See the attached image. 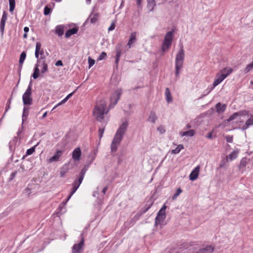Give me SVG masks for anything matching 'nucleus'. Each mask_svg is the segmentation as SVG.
Instances as JSON below:
<instances>
[{
	"label": "nucleus",
	"mask_w": 253,
	"mask_h": 253,
	"mask_svg": "<svg viewBox=\"0 0 253 253\" xmlns=\"http://www.w3.org/2000/svg\"><path fill=\"white\" fill-rule=\"evenodd\" d=\"M249 160L247 157H244L241 160L239 166V169L240 170L243 169L246 167Z\"/></svg>",
	"instance_id": "nucleus-28"
},
{
	"label": "nucleus",
	"mask_w": 253,
	"mask_h": 253,
	"mask_svg": "<svg viewBox=\"0 0 253 253\" xmlns=\"http://www.w3.org/2000/svg\"><path fill=\"white\" fill-rule=\"evenodd\" d=\"M122 94V90L121 88L116 89L110 98L111 103L113 104V106H115L119 100L120 99Z\"/></svg>",
	"instance_id": "nucleus-8"
},
{
	"label": "nucleus",
	"mask_w": 253,
	"mask_h": 253,
	"mask_svg": "<svg viewBox=\"0 0 253 253\" xmlns=\"http://www.w3.org/2000/svg\"><path fill=\"white\" fill-rule=\"evenodd\" d=\"M82 151L80 147L75 148L72 154V158L75 161H79L81 160Z\"/></svg>",
	"instance_id": "nucleus-11"
},
{
	"label": "nucleus",
	"mask_w": 253,
	"mask_h": 253,
	"mask_svg": "<svg viewBox=\"0 0 253 253\" xmlns=\"http://www.w3.org/2000/svg\"><path fill=\"white\" fill-rule=\"evenodd\" d=\"M106 105L104 103L100 104L99 106H95L93 113L95 116L97 121L103 123L104 121V114L108 111L105 112Z\"/></svg>",
	"instance_id": "nucleus-4"
},
{
	"label": "nucleus",
	"mask_w": 253,
	"mask_h": 253,
	"mask_svg": "<svg viewBox=\"0 0 253 253\" xmlns=\"http://www.w3.org/2000/svg\"><path fill=\"white\" fill-rule=\"evenodd\" d=\"M76 90H77V89L76 90H75L73 92L68 94L66 96V97H65V98L68 100L70 98H71L73 95L74 93L76 92Z\"/></svg>",
	"instance_id": "nucleus-63"
},
{
	"label": "nucleus",
	"mask_w": 253,
	"mask_h": 253,
	"mask_svg": "<svg viewBox=\"0 0 253 253\" xmlns=\"http://www.w3.org/2000/svg\"><path fill=\"white\" fill-rule=\"evenodd\" d=\"M158 119V117L155 113V112L153 111H151L150 113L149 116L147 121L148 122H151L153 124H155L156 120Z\"/></svg>",
	"instance_id": "nucleus-25"
},
{
	"label": "nucleus",
	"mask_w": 253,
	"mask_h": 253,
	"mask_svg": "<svg viewBox=\"0 0 253 253\" xmlns=\"http://www.w3.org/2000/svg\"><path fill=\"white\" fill-rule=\"evenodd\" d=\"M157 199V197L152 194L149 199L146 202V204L144 207H142L140 211L144 214L146 213L152 206L155 200Z\"/></svg>",
	"instance_id": "nucleus-9"
},
{
	"label": "nucleus",
	"mask_w": 253,
	"mask_h": 253,
	"mask_svg": "<svg viewBox=\"0 0 253 253\" xmlns=\"http://www.w3.org/2000/svg\"><path fill=\"white\" fill-rule=\"evenodd\" d=\"M79 31V28L77 26L74 27L72 28L67 30L65 34L66 38H70L72 35L76 34Z\"/></svg>",
	"instance_id": "nucleus-16"
},
{
	"label": "nucleus",
	"mask_w": 253,
	"mask_h": 253,
	"mask_svg": "<svg viewBox=\"0 0 253 253\" xmlns=\"http://www.w3.org/2000/svg\"><path fill=\"white\" fill-rule=\"evenodd\" d=\"M22 66H23V64H20V63H19V65H18V75H19V80H18V84H19V82H20V76H21V70H22Z\"/></svg>",
	"instance_id": "nucleus-55"
},
{
	"label": "nucleus",
	"mask_w": 253,
	"mask_h": 253,
	"mask_svg": "<svg viewBox=\"0 0 253 253\" xmlns=\"http://www.w3.org/2000/svg\"><path fill=\"white\" fill-rule=\"evenodd\" d=\"M116 156L118 158V165L121 164L124 160L126 156V153L124 149L120 150L119 151L113 156Z\"/></svg>",
	"instance_id": "nucleus-12"
},
{
	"label": "nucleus",
	"mask_w": 253,
	"mask_h": 253,
	"mask_svg": "<svg viewBox=\"0 0 253 253\" xmlns=\"http://www.w3.org/2000/svg\"><path fill=\"white\" fill-rule=\"evenodd\" d=\"M84 233L82 232L80 235L81 241L78 244H75L72 247L73 253H81L83 252L84 246Z\"/></svg>",
	"instance_id": "nucleus-6"
},
{
	"label": "nucleus",
	"mask_w": 253,
	"mask_h": 253,
	"mask_svg": "<svg viewBox=\"0 0 253 253\" xmlns=\"http://www.w3.org/2000/svg\"><path fill=\"white\" fill-rule=\"evenodd\" d=\"M238 116H249V111L244 110H241L238 112H237Z\"/></svg>",
	"instance_id": "nucleus-44"
},
{
	"label": "nucleus",
	"mask_w": 253,
	"mask_h": 253,
	"mask_svg": "<svg viewBox=\"0 0 253 253\" xmlns=\"http://www.w3.org/2000/svg\"><path fill=\"white\" fill-rule=\"evenodd\" d=\"M225 79V76L222 75V73L220 74L219 73H217L216 75V77L214 79V81L212 84V87L210 88L208 91L206 93V94H204L202 96L203 97H204L206 95L210 93V92L217 85H218L220 83H221L224 79Z\"/></svg>",
	"instance_id": "nucleus-7"
},
{
	"label": "nucleus",
	"mask_w": 253,
	"mask_h": 253,
	"mask_svg": "<svg viewBox=\"0 0 253 253\" xmlns=\"http://www.w3.org/2000/svg\"><path fill=\"white\" fill-rule=\"evenodd\" d=\"M228 157H227L226 159H222L219 164V167L220 168H224L225 165L228 163Z\"/></svg>",
	"instance_id": "nucleus-48"
},
{
	"label": "nucleus",
	"mask_w": 253,
	"mask_h": 253,
	"mask_svg": "<svg viewBox=\"0 0 253 253\" xmlns=\"http://www.w3.org/2000/svg\"><path fill=\"white\" fill-rule=\"evenodd\" d=\"M222 74L225 76L226 78L228 75H229L232 72L233 69L230 67H225L221 70Z\"/></svg>",
	"instance_id": "nucleus-31"
},
{
	"label": "nucleus",
	"mask_w": 253,
	"mask_h": 253,
	"mask_svg": "<svg viewBox=\"0 0 253 253\" xmlns=\"http://www.w3.org/2000/svg\"><path fill=\"white\" fill-rule=\"evenodd\" d=\"M144 213L140 210L132 218L136 221Z\"/></svg>",
	"instance_id": "nucleus-52"
},
{
	"label": "nucleus",
	"mask_w": 253,
	"mask_h": 253,
	"mask_svg": "<svg viewBox=\"0 0 253 253\" xmlns=\"http://www.w3.org/2000/svg\"><path fill=\"white\" fill-rule=\"evenodd\" d=\"M88 68H90L95 64V60L89 56L88 57Z\"/></svg>",
	"instance_id": "nucleus-51"
},
{
	"label": "nucleus",
	"mask_w": 253,
	"mask_h": 253,
	"mask_svg": "<svg viewBox=\"0 0 253 253\" xmlns=\"http://www.w3.org/2000/svg\"><path fill=\"white\" fill-rule=\"evenodd\" d=\"M115 65L114 66V68H115L117 70L118 69V66H119V62L120 61V58H115Z\"/></svg>",
	"instance_id": "nucleus-61"
},
{
	"label": "nucleus",
	"mask_w": 253,
	"mask_h": 253,
	"mask_svg": "<svg viewBox=\"0 0 253 253\" xmlns=\"http://www.w3.org/2000/svg\"><path fill=\"white\" fill-rule=\"evenodd\" d=\"M97 151H98L97 149H94L92 151H91V152L89 154L88 157L91 158V159H90V161L89 162V164H91L93 162V161L94 160V159L96 156Z\"/></svg>",
	"instance_id": "nucleus-33"
},
{
	"label": "nucleus",
	"mask_w": 253,
	"mask_h": 253,
	"mask_svg": "<svg viewBox=\"0 0 253 253\" xmlns=\"http://www.w3.org/2000/svg\"><path fill=\"white\" fill-rule=\"evenodd\" d=\"M142 0H136V4L138 8H142Z\"/></svg>",
	"instance_id": "nucleus-60"
},
{
	"label": "nucleus",
	"mask_w": 253,
	"mask_h": 253,
	"mask_svg": "<svg viewBox=\"0 0 253 253\" xmlns=\"http://www.w3.org/2000/svg\"><path fill=\"white\" fill-rule=\"evenodd\" d=\"M239 153V150L236 149L229 155L228 158H229L230 161H232L237 157Z\"/></svg>",
	"instance_id": "nucleus-30"
},
{
	"label": "nucleus",
	"mask_w": 253,
	"mask_h": 253,
	"mask_svg": "<svg viewBox=\"0 0 253 253\" xmlns=\"http://www.w3.org/2000/svg\"><path fill=\"white\" fill-rule=\"evenodd\" d=\"M184 149L183 145L179 144L177 145V147L175 149L171 150V153L174 154H177L180 152V151Z\"/></svg>",
	"instance_id": "nucleus-38"
},
{
	"label": "nucleus",
	"mask_w": 253,
	"mask_h": 253,
	"mask_svg": "<svg viewBox=\"0 0 253 253\" xmlns=\"http://www.w3.org/2000/svg\"><path fill=\"white\" fill-rule=\"evenodd\" d=\"M233 135H227L225 137L226 141L228 143H232L233 142Z\"/></svg>",
	"instance_id": "nucleus-57"
},
{
	"label": "nucleus",
	"mask_w": 253,
	"mask_h": 253,
	"mask_svg": "<svg viewBox=\"0 0 253 253\" xmlns=\"http://www.w3.org/2000/svg\"><path fill=\"white\" fill-rule=\"evenodd\" d=\"M128 126L127 121L124 122L118 128L111 144V153H115L122 141Z\"/></svg>",
	"instance_id": "nucleus-1"
},
{
	"label": "nucleus",
	"mask_w": 253,
	"mask_h": 253,
	"mask_svg": "<svg viewBox=\"0 0 253 253\" xmlns=\"http://www.w3.org/2000/svg\"><path fill=\"white\" fill-rule=\"evenodd\" d=\"M68 166L66 165H64L61 169L60 171V175L61 177L65 176V174L68 172Z\"/></svg>",
	"instance_id": "nucleus-37"
},
{
	"label": "nucleus",
	"mask_w": 253,
	"mask_h": 253,
	"mask_svg": "<svg viewBox=\"0 0 253 253\" xmlns=\"http://www.w3.org/2000/svg\"><path fill=\"white\" fill-rule=\"evenodd\" d=\"M41 46V43L40 42H37L36 44L35 55V57L37 59V63H40V59L39 58V55H40V49Z\"/></svg>",
	"instance_id": "nucleus-18"
},
{
	"label": "nucleus",
	"mask_w": 253,
	"mask_h": 253,
	"mask_svg": "<svg viewBox=\"0 0 253 253\" xmlns=\"http://www.w3.org/2000/svg\"><path fill=\"white\" fill-rule=\"evenodd\" d=\"M32 80L31 79L26 91L22 95V100L24 105H31L32 104Z\"/></svg>",
	"instance_id": "nucleus-5"
},
{
	"label": "nucleus",
	"mask_w": 253,
	"mask_h": 253,
	"mask_svg": "<svg viewBox=\"0 0 253 253\" xmlns=\"http://www.w3.org/2000/svg\"><path fill=\"white\" fill-rule=\"evenodd\" d=\"M182 190L181 188H178L176 190L175 193L172 196V200H174L176 199V198L182 193Z\"/></svg>",
	"instance_id": "nucleus-43"
},
{
	"label": "nucleus",
	"mask_w": 253,
	"mask_h": 253,
	"mask_svg": "<svg viewBox=\"0 0 253 253\" xmlns=\"http://www.w3.org/2000/svg\"><path fill=\"white\" fill-rule=\"evenodd\" d=\"M99 17V13L93 14L92 13H91L90 14V15L89 16L88 18L85 21V22H87V21L88 20V19L90 18V23H92V24H94L97 21H98Z\"/></svg>",
	"instance_id": "nucleus-21"
},
{
	"label": "nucleus",
	"mask_w": 253,
	"mask_h": 253,
	"mask_svg": "<svg viewBox=\"0 0 253 253\" xmlns=\"http://www.w3.org/2000/svg\"><path fill=\"white\" fill-rule=\"evenodd\" d=\"M122 43H118L115 47L116 55L115 58H120L122 54Z\"/></svg>",
	"instance_id": "nucleus-20"
},
{
	"label": "nucleus",
	"mask_w": 253,
	"mask_h": 253,
	"mask_svg": "<svg viewBox=\"0 0 253 253\" xmlns=\"http://www.w3.org/2000/svg\"><path fill=\"white\" fill-rule=\"evenodd\" d=\"M42 67L41 71V74H43L45 73L48 72V65L46 63L45 60H43L42 61Z\"/></svg>",
	"instance_id": "nucleus-36"
},
{
	"label": "nucleus",
	"mask_w": 253,
	"mask_h": 253,
	"mask_svg": "<svg viewBox=\"0 0 253 253\" xmlns=\"http://www.w3.org/2000/svg\"><path fill=\"white\" fill-rule=\"evenodd\" d=\"M164 219L161 218L160 217L156 216L155 219V226H157L159 224H161Z\"/></svg>",
	"instance_id": "nucleus-45"
},
{
	"label": "nucleus",
	"mask_w": 253,
	"mask_h": 253,
	"mask_svg": "<svg viewBox=\"0 0 253 253\" xmlns=\"http://www.w3.org/2000/svg\"><path fill=\"white\" fill-rule=\"evenodd\" d=\"M52 9L50 5H46L44 7L43 14L44 15H48L51 12Z\"/></svg>",
	"instance_id": "nucleus-41"
},
{
	"label": "nucleus",
	"mask_w": 253,
	"mask_h": 253,
	"mask_svg": "<svg viewBox=\"0 0 253 253\" xmlns=\"http://www.w3.org/2000/svg\"><path fill=\"white\" fill-rule=\"evenodd\" d=\"M40 66V63H36L34 68V72L31 75V77L34 79L36 80L38 79L40 75V71L39 68V67Z\"/></svg>",
	"instance_id": "nucleus-17"
},
{
	"label": "nucleus",
	"mask_w": 253,
	"mask_h": 253,
	"mask_svg": "<svg viewBox=\"0 0 253 253\" xmlns=\"http://www.w3.org/2000/svg\"><path fill=\"white\" fill-rule=\"evenodd\" d=\"M88 168V165H85L84 167V168L81 169L80 174H82L83 176H84V175L85 174L86 170H87Z\"/></svg>",
	"instance_id": "nucleus-53"
},
{
	"label": "nucleus",
	"mask_w": 253,
	"mask_h": 253,
	"mask_svg": "<svg viewBox=\"0 0 253 253\" xmlns=\"http://www.w3.org/2000/svg\"><path fill=\"white\" fill-rule=\"evenodd\" d=\"M157 216L160 217L161 218L165 219L166 216V211H163L161 210H159L157 213Z\"/></svg>",
	"instance_id": "nucleus-49"
},
{
	"label": "nucleus",
	"mask_w": 253,
	"mask_h": 253,
	"mask_svg": "<svg viewBox=\"0 0 253 253\" xmlns=\"http://www.w3.org/2000/svg\"><path fill=\"white\" fill-rule=\"evenodd\" d=\"M200 171V167L197 166L191 172L189 175V179L191 181H194L196 180L199 176Z\"/></svg>",
	"instance_id": "nucleus-14"
},
{
	"label": "nucleus",
	"mask_w": 253,
	"mask_h": 253,
	"mask_svg": "<svg viewBox=\"0 0 253 253\" xmlns=\"http://www.w3.org/2000/svg\"><path fill=\"white\" fill-rule=\"evenodd\" d=\"M63 152V151L62 150H57L54 154L53 156L48 160V163H52L58 161L60 157L62 156Z\"/></svg>",
	"instance_id": "nucleus-13"
},
{
	"label": "nucleus",
	"mask_w": 253,
	"mask_h": 253,
	"mask_svg": "<svg viewBox=\"0 0 253 253\" xmlns=\"http://www.w3.org/2000/svg\"><path fill=\"white\" fill-rule=\"evenodd\" d=\"M253 69V61L250 64H249L244 70L245 74H247Z\"/></svg>",
	"instance_id": "nucleus-42"
},
{
	"label": "nucleus",
	"mask_w": 253,
	"mask_h": 253,
	"mask_svg": "<svg viewBox=\"0 0 253 253\" xmlns=\"http://www.w3.org/2000/svg\"><path fill=\"white\" fill-rule=\"evenodd\" d=\"M79 188L78 187H77L76 185H72V188L71 189V191L70 192V194L68 195L69 198H71L72 195L76 192V191L77 190V189Z\"/></svg>",
	"instance_id": "nucleus-47"
},
{
	"label": "nucleus",
	"mask_w": 253,
	"mask_h": 253,
	"mask_svg": "<svg viewBox=\"0 0 253 253\" xmlns=\"http://www.w3.org/2000/svg\"><path fill=\"white\" fill-rule=\"evenodd\" d=\"M84 178V176L79 173L77 179H75L73 182L72 185H76L79 187L80 185L82 183Z\"/></svg>",
	"instance_id": "nucleus-27"
},
{
	"label": "nucleus",
	"mask_w": 253,
	"mask_h": 253,
	"mask_svg": "<svg viewBox=\"0 0 253 253\" xmlns=\"http://www.w3.org/2000/svg\"><path fill=\"white\" fill-rule=\"evenodd\" d=\"M55 66H63V62L61 60H59L58 61H57L56 62H55Z\"/></svg>",
	"instance_id": "nucleus-62"
},
{
	"label": "nucleus",
	"mask_w": 253,
	"mask_h": 253,
	"mask_svg": "<svg viewBox=\"0 0 253 253\" xmlns=\"http://www.w3.org/2000/svg\"><path fill=\"white\" fill-rule=\"evenodd\" d=\"M9 6H15V0H8Z\"/></svg>",
	"instance_id": "nucleus-64"
},
{
	"label": "nucleus",
	"mask_w": 253,
	"mask_h": 253,
	"mask_svg": "<svg viewBox=\"0 0 253 253\" xmlns=\"http://www.w3.org/2000/svg\"><path fill=\"white\" fill-rule=\"evenodd\" d=\"M107 125L106 122H103V123L101 124V127H99L98 128V137L99 140H100L103 136V133L105 130V127Z\"/></svg>",
	"instance_id": "nucleus-24"
},
{
	"label": "nucleus",
	"mask_w": 253,
	"mask_h": 253,
	"mask_svg": "<svg viewBox=\"0 0 253 253\" xmlns=\"http://www.w3.org/2000/svg\"><path fill=\"white\" fill-rule=\"evenodd\" d=\"M251 118L248 119L246 122L245 124L242 126V127H239V128L242 130H245L248 129L250 126L253 125V115H250Z\"/></svg>",
	"instance_id": "nucleus-15"
},
{
	"label": "nucleus",
	"mask_w": 253,
	"mask_h": 253,
	"mask_svg": "<svg viewBox=\"0 0 253 253\" xmlns=\"http://www.w3.org/2000/svg\"><path fill=\"white\" fill-rule=\"evenodd\" d=\"M107 57V53L103 51L101 52L100 55L98 57L97 60H102L106 59Z\"/></svg>",
	"instance_id": "nucleus-50"
},
{
	"label": "nucleus",
	"mask_w": 253,
	"mask_h": 253,
	"mask_svg": "<svg viewBox=\"0 0 253 253\" xmlns=\"http://www.w3.org/2000/svg\"><path fill=\"white\" fill-rule=\"evenodd\" d=\"M165 95L167 102L168 103L172 102L173 98L171 95V93L169 88L167 87L165 90Z\"/></svg>",
	"instance_id": "nucleus-23"
},
{
	"label": "nucleus",
	"mask_w": 253,
	"mask_h": 253,
	"mask_svg": "<svg viewBox=\"0 0 253 253\" xmlns=\"http://www.w3.org/2000/svg\"><path fill=\"white\" fill-rule=\"evenodd\" d=\"M157 130L161 134L164 133L166 131V129H165L164 126L162 125L160 126L159 127H157Z\"/></svg>",
	"instance_id": "nucleus-56"
},
{
	"label": "nucleus",
	"mask_w": 253,
	"mask_h": 253,
	"mask_svg": "<svg viewBox=\"0 0 253 253\" xmlns=\"http://www.w3.org/2000/svg\"><path fill=\"white\" fill-rule=\"evenodd\" d=\"M115 27H116L115 22H112V23L111 24V25L108 28V31L109 32V31H112L114 30L115 28Z\"/></svg>",
	"instance_id": "nucleus-59"
},
{
	"label": "nucleus",
	"mask_w": 253,
	"mask_h": 253,
	"mask_svg": "<svg viewBox=\"0 0 253 253\" xmlns=\"http://www.w3.org/2000/svg\"><path fill=\"white\" fill-rule=\"evenodd\" d=\"M215 108L216 112L219 114L225 111L226 105L225 104H221V103L218 102L215 105Z\"/></svg>",
	"instance_id": "nucleus-22"
},
{
	"label": "nucleus",
	"mask_w": 253,
	"mask_h": 253,
	"mask_svg": "<svg viewBox=\"0 0 253 253\" xmlns=\"http://www.w3.org/2000/svg\"><path fill=\"white\" fill-rule=\"evenodd\" d=\"M39 142H38L36 145H34L31 148L27 149L26 152V156L32 155L35 151V149L36 147L39 145Z\"/></svg>",
	"instance_id": "nucleus-39"
},
{
	"label": "nucleus",
	"mask_w": 253,
	"mask_h": 253,
	"mask_svg": "<svg viewBox=\"0 0 253 253\" xmlns=\"http://www.w3.org/2000/svg\"><path fill=\"white\" fill-rule=\"evenodd\" d=\"M136 32H133L131 33V34L129 36V38L128 42H127V45L129 46V47H130L131 45L133 43H134L135 42V41L136 40Z\"/></svg>",
	"instance_id": "nucleus-26"
},
{
	"label": "nucleus",
	"mask_w": 253,
	"mask_h": 253,
	"mask_svg": "<svg viewBox=\"0 0 253 253\" xmlns=\"http://www.w3.org/2000/svg\"><path fill=\"white\" fill-rule=\"evenodd\" d=\"M55 33L59 36H62L64 34V27L62 25H58L55 28Z\"/></svg>",
	"instance_id": "nucleus-29"
},
{
	"label": "nucleus",
	"mask_w": 253,
	"mask_h": 253,
	"mask_svg": "<svg viewBox=\"0 0 253 253\" xmlns=\"http://www.w3.org/2000/svg\"><path fill=\"white\" fill-rule=\"evenodd\" d=\"M7 19V13L5 11H3L2 17L0 22V31L1 36H3L5 23Z\"/></svg>",
	"instance_id": "nucleus-10"
},
{
	"label": "nucleus",
	"mask_w": 253,
	"mask_h": 253,
	"mask_svg": "<svg viewBox=\"0 0 253 253\" xmlns=\"http://www.w3.org/2000/svg\"><path fill=\"white\" fill-rule=\"evenodd\" d=\"M17 171H15L14 172H13L10 175V177L8 179V181L9 182H10L16 176V174H17Z\"/></svg>",
	"instance_id": "nucleus-58"
},
{
	"label": "nucleus",
	"mask_w": 253,
	"mask_h": 253,
	"mask_svg": "<svg viewBox=\"0 0 253 253\" xmlns=\"http://www.w3.org/2000/svg\"><path fill=\"white\" fill-rule=\"evenodd\" d=\"M11 101H10V99H8L7 101V103L6 104L5 106V112L4 113V115L5 114L6 112L10 109V104H11Z\"/></svg>",
	"instance_id": "nucleus-54"
},
{
	"label": "nucleus",
	"mask_w": 253,
	"mask_h": 253,
	"mask_svg": "<svg viewBox=\"0 0 253 253\" xmlns=\"http://www.w3.org/2000/svg\"><path fill=\"white\" fill-rule=\"evenodd\" d=\"M195 134V131L194 129H190L187 131L182 132L181 133L182 136H189L190 137L193 136Z\"/></svg>",
	"instance_id": "nucleus-35"
},
{
	"label": "nucleus",
	"mask_w": 253,
	"mask_h": 253,
	"mask_svg": "<svg viewBox=\"0 0 253 253\" xmlns=\"http://www.w3.org/2000/svg\"><path fill=\"white\" fill-rule=\"evenodd\" d=\"M29 115V109L26 107L23 108V114H22V125L24 122L26 121L28 118Z\"/></svg>",
	"instance_id": "nucleus-32"
},
{
	"label": "nucleus",
	"mask_w": 253,
	"mask_h": 253,
	"mask_svg": "<svg viewBox=\"0 0 253 253\" xmlns=\"http://www.w3.org/2000/svg\"><path fill=\"white\" fill-rule=\"evenodd\" d=\"M135 222L136 221L133 218H132L124 223V226L126 228H129L131 226L133 225Z\"/></svg>",
	"instance_id": "nucleus-34"
},
{
	"label": "nucleus",
	"mask_w": 253,
	"mask_h": 253,
	"mask_svg": "<svg viewBox=\"0 0 253 253\" xmlns=\"http://www.w3.org/2000/svg\"><path fill=\"white\" fill-rule=\"evenodd\" d=\"M26 51H23L21 52V53L20 54V58H19V63H20V64H23L25 59H26Z\"/></svg>",
	"instance_id": "nucleus-40"
},
{
	"label": "nucleus",
	"mask_w": 253,
	"mask_h": 253,
	"mask_svg": "<svg viewBox=\"0 0 253 253\" xmlns=\"http://www.w3.org/2000/svg\"><path fill=\"white\" fill-rule=\"evenodd\" d=\"M156 6V2L155 0H147V7L150 12L153 11Z\"/></svg>",
	"instance_id": "nucleus-19"
},
{
	"label": "nucleus",
	"mask_w": 253,
	"mask_h": 253,
	"mask_svg": "<svg viewBox=\"0 0 253 253\" xmlns=\"http://www.w3.org/2000/svg\"><path fill=\"white\" fill-rule=\"evenodd\" d=\"M174 33V30L172 29L166 34L161 47V50L163 52L165 53L170 49L172 44Z\"/></svg>",
	"instance_id": "nucleus-3"
},
{
	"label": "nucleus",
	"mask_w": 253,
	"mask_h": 253,
	"mask_svg": "<svg viewBox=\"0 0 253 253\" xmlns=\"http://www.w3.org/2000/svg\"><path fill=\"white\" fill-rule=\"evenodd\" d=\"M185 57L184 50L183 45H181L180 49L176 55L175 62V75L176 77H179L180 71L183 67Z\"/></svg>",
	"instance_id": "nucleus-2"
},
{
	"label": "nucleus",
	"mask_w": 253,
	"mask_h": 253,
	"mask_svg": "<svg viewBox=\"0 0 253 253\" xmlns=\"http://www.w3.org/2000/svg\"><path fill=\"white\" fill-rule=\"evenodd\" d=\"M237 117H238L237 113L235 112L231 115L228 119L225 120V123L229 122L236 119Z\"/></svg>",
	"instance_id": "nucleus-46"
}]
</instances>
